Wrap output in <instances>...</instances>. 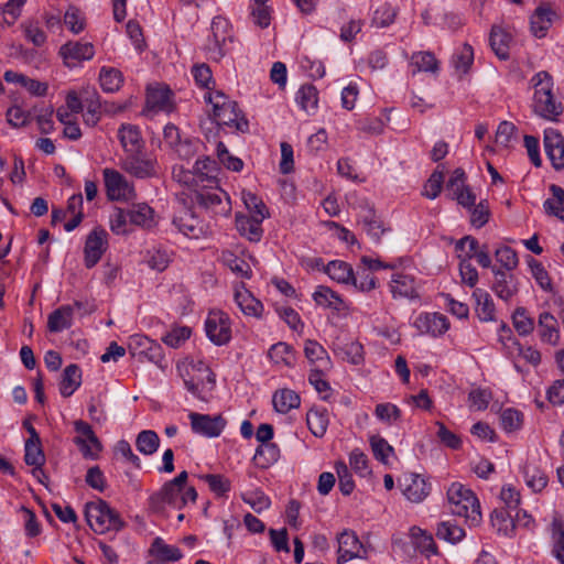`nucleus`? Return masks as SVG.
<instances>
[{"label":"nucleus","mask_w":564,"mask_h":564,"mask_svg":"<svg viewBox=\"0 0 564 564\" xmlns=\"http://www.w3.org/2000/svg\"><path fill=\"white\" fill-rule=\"evenodd\" d=\"M534 86L533 110L540 117L556 121L563 112V105L557 101L552 88L553 80L547 72H539L532 78Z\"/></svg>","instance_id":"1"},{"label":"nucleus","mask_w":564,"mask_h":564,"mask_svg":"<svg viewBox=\"0 0 564 564\" xmlns=\"http://www.w3.org/2000/svg\"><path fill=\"white\" fill-rule=\"evenodd\" d=\"M447 502L453 514L464 517L470 525L481 522L480 503L475 494L459 482H453L447 489Z\"/></svg>","instance_id":"2"},{"label":"nucleus","mask_w":564,"mask_h":564,"mask_svg":"<svg viewBox=\"0 0 564 564\" xmlns=\"http://www.w3.org/2000/svg\"><path fill=\"white\" fill-rule=\"evenodd\" d=\"M204 99L212 104L213 116L218 124L235 127L240 132L248 131V120L241 116L237 102L230 100L223 91H207Z\"/></svg>","instance_id":"3"},{"label":"nucleus","mask_w":564,"mask_h":564,"mask_svg":"<svg viewBox=\"0 0 564 564\" xmlns=\"http://www.w3.org/2000/svg\"><path fill=\"white\" fill-rule=\"evenodd\" d=\"M85 517L89 527L99 534L110 530L119 531L124 527L119 513L104 500L88 502Z\"/></svg>","instance_id":"4"},{"label":"nucleus","mask_w":564,"mask_h":564,"mask_svg":"<svg viewBox=\"0 0 564 564\" xmlns=\"http://www.w3.org/2000/svg\"><path fill=\"white\" fill-rule=\"evenodd\" d=\"M120 165L126 173L139 180L156 177L160 173L156 159L147 155L143 150L126 154Z\"/></svg>","instance_id":"5"},{"label":"nucleus","mask_w":564,"mask_h":564,"mask_svg":"<svg viewBox=\"0 0 564 564\" xmlns=\"http://www.w3.org/2000/svg\"><path fill=\"white\" fill-rule=\"evenodd\" d=\"M212 36L206 51L214 61H219L227 53V43L231 42L230 23L226 18L215 17L210 25Z\"/></svg>","instance_id":"6"},{"label":"nucleus","mask_w":564,"mask_h":564,"mask_svg":"<svg viewBox=\"0 0 564 564\" xmlns=\"http://www.w3.org/2000/svg\"><path fill=\"white\" fill-rule=\"evenodd\" d=\"M205 332L213 344H228L231 339V322L228 314L219 310L209 311L205 321Z\"/></svg>","instance_id":"7"},{"label":"nucleus","mask_w":564,"mask_h":564,"mask_svg":"<svg viewBox=\"0 0 564 564\" xmlns=\"http://www.w3.org/2000/svg\"><path fill=\"white\" fill-rule=\"evenodd\" d=\"M195 200L200 207L214 215L228 216L231 212L229 195L218 187L197 192Z\"/></svg>","instance_id":"8"},{"label":"nucleus","mask_w":564,"mask_h":564,"mask_svg":"<svg viewBox=\"0 0 564 564\" xmlns=\"http://www.w3.org/2000/svg\"><path fill=\"white\" fill-rule=\"evenodd\" d=\"M74 429L78 434L74 438V443L78 446L83 456L87 459H97L102 451V445L91 426L83 420H77L74 422Z\"/></svg>","instance_id":"9"},{"label":"nucleus","mask_w":564,"mask_h":564,"mask_svg":"<svg viewBox=\"0 0 564 564\" xmlns=\"http://www.w3.org/2000/svg\"><path fill=\"white\" fill-rule=\"evenodd\" d=\"M102 175L110 200H128L134 196L133 185L117 170L107 167Z\"/></svg>","instance_id":"10"},{"label":"nucleus","mask_w":564,"mask_h":564,"mask_svg":"<svg viewBox=\"0 0 564 564\" xmlns=\"http://www.w3.org/2000/svg\"><path fill=\"white\" fill-rule=\"evenodd\" d=\"M172 224L184 236L191 239H199L208 234V226L188 208H182L174 215Z\"/></svg>","instance_id":"11"},{"label":"nucleus","mask_w":564,"mask_h":564,"mask_svg":"<svg viewBox=\"0 0 564 564\" xmlns=\"http://www.w3.org/2000/svg\"><path fill=\"white\" fill-rule=\"evenodd\" d=\"M182 490L183 488H178L170 481H166L159 491L154 492L149 498L150 508L154 512L163 511L165 505H169L174 509L184 508Z\"/></svg>","instance_id":"12"},{"label":"nucleus","mask_w":564,"mask_h":564,"mask_svg":"<svg viewBox=\"0 0 564 564\" xmlns=\"http://www.w3.org/2000/svg\"><path fill=\"white\" fill-rule=\"evenodd\" d=\"M400 486L408 500L414 503L422 502L430 494L432 485L419 474H404Z\"/></svg>","instance_id":"13"},{"label":"nucleus","mask_w":564,"mask_h":564,"mask_svg":"<svg viewBox=\"0 0 564 564\" xmlns=\"http://www.w3.org/2000/svg\"><path fill=\"white\" fill-rule=\"evenodd\" d=\"M188 417L193 432L206 437L219 436L226 425V421L221 415L210 416L208 414L191 412Z\"/></svg>","instance_id":"14"},{"label":"nucleus","mask_w":564,"mask_h":564,"mask_svg":"<svg viewBox=\"0 0 564 564\" xmlns=\"http://www.w3.org/2000/svg\"><path fill=\"white\" fill-rule=\"evenodd\" d=\"M494 282L491 290L502 301H510L519 292V279L516 274L502 271L501 268H492Z\"/></svg>","instance_id":"15"},{"label":"nucleus","mask_w":564,"mask_h":564,"mask_svg":"<svg viewBox=\"0 0 564 564\" xmlns=\"http://www.w3.org/2000/svg\"><path fill=\"white\" fill-rule=\"evenodd\" d=\"M338 564H344L352 558L366 557V550L357 534L351 530H345L338 535Z\"/></svg>","instance_id":"16"},{"label":"nucleus","mask_w":564,"mask_h":564,"mask_svg":"<svg viewBox=\"0 0 564 564\" xmlns=\"http://www.w3.org/2000/svg\"><path fill=\"white\" fill-rule=\"evenodd\" d=\"M108 234L105 229L95 228L88 236L85 242V265L88 269L95 267L104 252L107 250Z\"/></svg>","instance_id":"17"},{"label":"nucleus","mask_w":564,"mask_h":564,"mask_svg":"<svg viewBox=\"0 0 564 564\" xmlns=\"http://www.w3.org/2000/svg\"><path fill=\"white\" fill-rule=\"evenodd\" d=\"M173 93L167 86L148 87L147 108L151 112H172L174 110Z\"/></svg>","instance_id":"18"},{"label":"nucleus","mask_w":564,"mask_h":564,"mask_svg":"<svg viewBox=\"0 0 564 564\" xmlns=\"http://www.w3.org/2000/svg\"><path fill=\"white\" fill-rule=\"evenodd\" d=\"M544 150L552 165L556 170L564 169V138L555 129H545Z\"/></svg>","instance_id":"19"},{"label":"nucleus","mask_w":564,"mask_h":564,"mask_svg":"<svg viewBox=\"0 0 564 564\" xmlns=\"http://www.w3.org/2000/svg\"><path fill=\"white\" fill-rule=\"evenodd\" d=\"M59 54L67 66H74L82 61L91 59L95 55V48L89 42L69 41L61 46Z\"/></svg>","instance_id":"20"},{"label":"nucleus","mask_w":564,"mask_h":564,"mask_svg":"<svg viewBox=\"0 0 564 564\" xmlns=\"http://www.w3.org/2000/svg\"><path fill=\"white\" fill-rule=\"evenodd\" d=\"M414 326L422 334H430L434 337L443 335L449 328L447 317L440 313H424L420 314Z\"/></svg>","instance_id":"21"},{"label":"nucleus","mask_w":564,"mask_h":564,"mask_svg":"<svg viewBox=\"0 0 564 564\" xmlns=\"http://www.w3.org/2000/svg\"><path fill=\"white\" fill-rule=\"evenodd\" d=\"M359 223L362 225L364 230L370 236V238L379 242L381 236L389 230L384 227L382 220L377 216L373 207L367 202L365 205H360Z\"/></svg>","instance_id":"22"},{"label":"nucleus","mask_w":564,"mask_h":564,"mask_svg":"<svg viewBox=\"0 0 564 564\" xmlns=\"http://www.w3.org/2000/svg\"><path fill=\"white\" fill-rule=\"evenodd\" d=\"M538 334L542 343L556 346L560 340L557 319L549 312H542L538 318Z\"/></svg>","instance_id":"23"},{"label":"nucleus","mask_w":564,"mask_h":564,"mask_svg":"<svg viewBox=\"0 0 564 564\" xmlns=\"http://www.w3.org/2000/svg\"><path fill=\"white\" fill-rule=\"evenodd\" d=\"M554 18L555 12L549 4L539 6L530 19L532 34L538 39L544 37L547 30L551 28Z\"/></svg>","instance_id":"24"},{"label":"nucleus","mask_w":564,"mask_h":564,"mask_svg":"<svg viewBox=\"0 0 564 564\" xmlns=\"http://www.w3.org/2000/svg\"><path fill=\"white\" fill-rule=\"evenodd\" d=\"M118 138L123 148L124 155L144 150V141L137 126L121 124L118 130Z\"/></svg>","instance_id":"25"},{"label":"nucleus","mask_w":564,"mask_h":564,"mask_svg":"<svg viewBox=\"0 0 564 564\" xmlns=\"http://www.w3.org/2000/svg\"><path fill=\"white\" fill-rule=\"evenodd\" d=\"M390 290L393 297H417L415 280L409 274L394 273L390 282Z\"/></svg>","instance_id":"26"},{"label":"nucleus","mask_w":564,"mask_h":564,"mask_svg":"<svg viewBox=\"0 0 564 564\" xmlns=\"http://www.w3.org/2000/svg\"><path fill=\"white\" fill-rule=\"evenodd\" d=\"M127 212L131 226L149 229L155 225L154 210L145 203L132 204Z\"/></svg>","instance_id":"27"},{"label":"nucleus","mask_w":564,"mask_h":564,"mask_svg":"<svg viewBox=\"0 0 564 564\" xmlns=\"http://www.w3.org/2000/svg\"><path fill=\"white\" fill-rule=\"evenodd\" d=\"M475 301V312L481 322H491L495 319V303L490 294L484 289H475L473 292Z\"/></svg>","instance_id":"28"},{"label":"nucleus","mask_w":564,"mask_h":564,"mask_svg":"<svg viewBox=\"0 0 564 564\" xmlns=\"http://www.w3.org/2000/svg\"><path fill=\"white\" fill-rule=\"evenodd\" d=\"M74 306L63 305L53 311L47 318V328L51 333H59L72 326Z\"/></svg>","instance_id":"29"},{"label":"nucleus","mask_w":564,"mask_h":564,"mask_svg":"<svg viewBox=\"0 0 564 564\" xmlns=\"http://www.w3.org/2000/svg\"><path fill=\"white\" fill-rule=\"evenodd\" d=\"M262 219H258L247 215H236V227L241 236H245L250 241H259L262 237Z\"/></svg>","instance_id":"30"},{"label":"nucleus","mask_w":564,"mask_h":564,"mask_svg":"<svg viewBox=\"0 0 564 564\" xmlns=\"http://www.w3.org/2000/svg\"><path fill=\"white\" fill-rule=\"evenodd\" d=\"M24 462L26 465L33 466V476H37V474L44 476L43 465L45 464V455L42 449L41 440L25 442Z\"/></svg>","instance_id":"31"},{"label":"nucleus","mask_w":564,"mask_h":564,"mask_svg":"<svg viewBox=\"0 0 564 564\" xmlns=\"http://www.w3.org/2000/svg\"><path fill=\"white\" fill-rule=\"evenodd\" d=\"M551 197L545 199L543 208L546 215L556 217L564 223V188L552 184L549 187Z\"/></svg>","instance_id":"32"},{"label":"nucleus","mask_w":564,"mask_h":564,"mask_svg":"<svg viewBox=\"0 0 564 564\" xmlns=\"http://www.w3.org/2000/svg\"><path fill=\"white\" fill-rule=\"evenodd\" d=\"M306 424L316 437H323L329 424L328 411L324 408H312L306 413Z\"/></svg>","instance_id":"33"},{"label":"nucleus","mask_w":564,"mask_h":564,"mask_svg":"<svg viewBox=\"0 0 564 564\" xmlns=\"http://www.w3.org/2000/svg\"><path fill=\"white\" fill-rule=\"evenodd\" d=\"M82 383V371L75 364L68 365L62 376L59 392L63 397H70Z\"/></svg>","instance_id":"34"},{"label":"nucleus","mask_w":564,"mask_h":564,"mask_svg":"<svg viewBox=\"0 0 564 564\" xmlns=\"http://www.w3.org/2000/svg\"><path fill=\"white\" fill-rule=\"evenodd\" d=\"M410 535L412 538L414 546L427 557L431 555H436L438 553L436 543L431 533L419 528L412 527L410 529Z\"/></svg>","instance_id":"35"},{"label":"nucleus","mask_w":564,"mask_h":564,"mask_svg":"<svg viewBox=\"0 0 564 564\" xmlns=\"http://www.w3.org/2000/svg\"><path fill=\"white\" fill-rule=\"evenodd\" d=\"M523 478L529 488L534 492L542 491L547 485V476L534 463L528 462L523 467Z\"/></svg>","instance_id":"36"},{"label":"nucleus","mask_w":564,"mask_h":564,"mask_svg":"<svg viewBox=\"0 0 564 564\" xmlns=\"http://www.w3.org/2000/svg\"><path fill=\"white\" fill-rule=\"evenodd\" d=\"M272 403L276 412L285 414L290 410L299 408L301 399L295 391L282 389L274 392Z\"/></svg>","instance_id":"37"},{"label":"nucleus","mask_w":564,"mask_h":564,"mask_svg":"<svg viewBox=\"0 0 564 564\" xmlns=\"http://www.w3.org/2000/svg\"><path fill=\"white\" fill-rule=\"evenodd\" d=\"M552 554L564 564V520L554 517L551 522Z\"/></svg>","instance_id":"38"},{"label":"nucleus","mask_w":564,"mask_h":564,"mask_svg":"<svg viewBox=\"0 0 564 564\" xmlns=\"http://www.w3.org/2000/svg\"><path fill=\"white\" fill-rule=\"evenodd\" d=\"M150 554L161 561L176 562L183 556L177 546L166 544L162 538L158 536L153 540Z\"/></svg>","instance_id":"39"},{"label":"nucleus","mask_w":564,"mask_h":564,"mask_svg":"<svg viewBox=\"0 0 564 564\" xmlns=\"http://www.w3.org/2000/svg\"><path fill=\"white\" fill-rule=\"evenodd\" d=\"M509 42L510 35L500 26H492L489 43L495 54L500 59H507L509 57Z\"/></svg>","instance_id":"40"},{"label":"nucleus","mask_w":564,"mask_h":564,"mask_svg":"<svg viewBox=\"0 0 564 564\" xmlns=\"http://www.w3.org/2000/svg\"><path fill=\"white\" fill-rule=\"evenodd\" d=\"M296 102L307 113H313L317 109L318 91L312 84L302 85L296 93Z\"/></svg>","instance_id":"41"},{"label":"nucleus","mask_w":564,"mask_h":564,"mask_svg":"<svg viewBox=\"0 0 564 564\" xmlns=\"http://www.w3.org/2000/svg\"><path fill=\"white\" fill-rule=\"evenodd\" d=\"M324 271L328 274V276L337 281L339 283L349 284L350 280L354 279V270L350 264L345 261L334 260L330 261L325 268Z\"/></svg>","instance_id":"42"},{"label":"nucleus","mask_w":564,"mask_h":564,"mask_svg":"<svg viewBox=\"0 0 564 564\" xmlns=\"http://www.w3.org/2000/svg\"><path fill=\"white\" fill-rule=\"evenodd\" d=\"M99 82L104 91L115 93L122 86L123 75L117 68L104 66L99 73Z\"/></svg>","instance_id":"43"},{"label":"nucleus","mask_w":564,"mask_h":564,"mask_svg":"<svg viewBox=\"0 0 564 564\" xmlns=\"http://www.w3.org/2000/svg\"><path fill=\"white\" fill-rule=\"evenodd\" d=\"M235 300L240 310L249 316H260L263 310L262 303L248 291H237Z\"/></svg>","instance_id":"44"},{"label":"nucleus","mask_w":564,"mask_h":564,"mask_svg":"<svg viewBox=\"0 0 564 564\" xmlns=\"http://www.w3.org/2000/svg\"><path fill=\"white\" fill-rule=\"evenodd\" d=\"M269 0H250V14L256 25L264 29L270 25L271 10Z\"/></svg>","instance_id":"45"},{"label":"nucleus","mask_w":564,"mask_h":564,"mask_svg":"<svg viewBox=\"0 0 564 564\" xmlns=\"http://www.w3.org/2000/svg\"><path fill=\"white\" fill-rule=\"evenodd\" d=\"M135 446L143 455H152L160 446V437L154 431L144 430L138 434Z\"/></svg>","instance_id":"46"},{"label":"nucleus","mask_w":564,"mask_h":564,"mask_svg":"<svg viewBox=\"0 0 564 564\" xmlns=\"http://www.w3.org/2000/svg\"><path fill=\"white\" fill-rule=\"evenodd\" d=\"M313 299L317 305L336 311L340 310L343 304L341 299L336 292L323 285L317 286L316 291L313 293Z\"/></svg>","instance_id":"47"},{"label":"nucleus","mask_w":564,"mask_h":564,"mask_svg":"<svg viewBox=\"0 0 564 564\" xmlns=\"http://www.w3.org/2000/svg\"><path fill=\"white\" fill-rule=\"evenodd\" d=\"M89 96L84 99V107H86V113L84 115V121L86 124L94 127L100 120L101 102L97 91L93 90L88 93Z\"/></svg>","instance_id":"48"},{"label":"nucleus","mask_w":564,"mask_h":564,"mask_svg":"<svg viewBox=\"0 0 564 564\" xmlns=\"http://www.w3.org/2000/svg\"><path fill=\"white\" fill-rule=\"evenodd\" d=\"M280 457V449L278 445L270 443V444H260L257 449L253 459L256 460L257 465H259L262 468H265L270 466L271 464L275 463Z\"/></svg>","instance_id":"49"},{"label":"nucleus","mask_w":564,"mask_h":564,"mask_svg":"<svg viewBox=\"0 0 564 564\" xmlns=\"http://www.w3.org/2000/svg\"><path fill=\"white\" fill-rule=\"evenodd\" d=\"M304 352L305 357L312 364H317L319 367H327L330 362L327 351L316 340L307 339L305 341Z\"/></svg>","instance_id":"50"},{"label":"nucleus","mask_w":564,"mask_h":564,"mask_svg":"<svg viewBox=\"0 0 564 564\" xmlns=\"http://www.w3.org/2000/svg\"><path fill=\"white\" fill-rule=\"evenodd\" d=\"M242 200L250 216L264 220L269 217V210L263 200L251 192H242Z\"/></svg>","instance_id":"51"},{"label":"nucleus","mask_w":564,"mask_h":564,"mask_svg":"<svg viewBox=\"0 0 564 564\" xmlns=\"http://www.w3.org/2000/svg\"><path fill=\"white\" fill-rule=\"evenodd\" d=\"M436 536L441 540L455 544L465 538V531L452 521H442L437 525Z\"/></svg>","instance_id":"52"},{"label":"nucleus","mask_w":564,"mask_h":564,"mask_svg":"<svg viewBox=\"0 0 564 564\" xmlns=\"http://www.w3.org/2000/svg\"><path fill=\"white\" fill-rule=\"evenodd\" d=\"M411 66L414 67L413 74L417 72L435 73L438 68V63L435 56L430 52H417L411 57Z\"/></svg>","instance_id":"53"},{"label":"nucleus","mask_w":564,"mask_h":564,"mask_svg":"<svg viewBox=\"0 0 564 564\" xmlns=\"http://www.w3.org/2000/svg\"><path fill=\"white\" fill-rule=\"evenodd\" d=\"M193 170L194 174L200 177L202 181L207 180L209 182H215L217 178V162L209 156L198 159L195 162Z\"/></svg>","instance_id":"54"},{"label":"nucleus","mask_w":564,"mask_h":564,"mask_svg":"<svg viewBox=\"0 0 564 564\" xmlns=\"http://www.w3.org/2000/svg\"><path fill=\"white\" fill-rule=\"evenodd\" d=\"M199 478L204 480L208 485L210 491H213L218 497L226 496L231 489L230 480L223 475L206 474L200 475Z\"/></svg>","instance_id":"55"},{"label":"nucleus","mask_w":564,"mask_h":564,"mask_svg":"<svg viewBox=\"0 0 564 564\" xmlns=\"http://www.w3.org/2000/svg\"><path fill=\"white\" fill-rule=\"evenodd\" d=\"M268 355L273 362L285 366H292L295 359L292 347L282 341L272 345Z\"/></svg>","instance_id":"56"},{"label":"nucleus","mask_w":564,"mask_h":564,"mask_svg":"<svg viewBox=\"0 0 564 564\" xmlns=\"http://www.w3.org/2000/svg\"><path fill=\"white\" fill-rule=\"evenodd\" d=\"M513 327L520 336H527L534 329V321L524 307H518L512 315Z\"/></svg>","instance_id":"57"},{"label":"nucleus","mask_w":564,"mask_h":564,"mask_svg":"<svg viewBox=\"0 0 564 564\" xmlns=\"http://www.w3.org/2000/svg\"><path fill=\"white\" fill-rule=\"evenodd\" d=\"M223 262L236 274L241 278L249 279L251 276V270L249 264L241 258H238L231 251H224L221 254Z\"/></svg>","instance_id":"58"},{"label":"nucleus","mask_w":564,"mask_h":564,"mask_svg":"<svg viewBox=\"0 0 564 564\" xmlns=\"http://www.w3.org/2000/svg\"><path fill=\"white\" fill-rule=\"evenodd\" d=\"M474 61L473 47L464 44L463 47L453 55L452 63L457 72L466 74Z\"/></svg>","instance_id":"59"},{"label":"nucleus","mask_w":564,"mask_h":564,"mask_svg":"<svg viewBox=\"0 0 564 564\" xmlns=\"http://www.w3.org/2000/svg\"><path fill=\"white\" fill-rule=\"evenodd\" d=\"M369 443L373 453V456L381 463L387 464L388 458L393 454V447L380 435H372L369 438Z\"/></svg>","instance_id":"60"},{"label":"nucleus","mask_w":564,"mask_h":564,"mask_svg":"<svg viewBox=\"0 0 564 564\" xmlns=\"http://www.w3.org/2000/svg\"><path fill=\"white\" fill-rule=\"evenodd\" d=\"M533 278L539 286L549 293H554L552 280L541 262L532 259L529 263Z\"/></svg>","instance_id":"61"},{"label":"nucleus","mask_w":564,"mask_h":564,"mask_svg":"<svg viewBox=\"0 0 564 564\" xmlns=\"http://www.w3.org/2000/svg\"><path fill=\"white\" fill-rule=\"evenodd\" d=\"M497 262L500 263L502 271L512 272L519 264L517 252L510 247H501L495 251Z\"/></svg>","instance_id":"62"},{"label":"nucleus","mask_w":564,"mask_h":564,"mask_svg":"<svg viewBox=\"0 0 564 564\" xmlns=\"http://www.w3.org/2000/svg\"><path fill=\"white\" fill-rule=\"evenodd\" d=\"M523 414L516 409H505L500 414V424L506 432H513L522 426Z\"/></svg>","instance_id":"63"},{"label":"nucleus","mask_w":564,"mask_h":564,"mask_svg":"<svg viewBox=\"0 0 564 564\" xmlns=\"http://www.w3.org/2000/svg\"><path fill=\"white\" fill-rule=\"evenodd\" d=\"M397 10L389 3H383L373 13L372 24L377 28H386L394 22Z\"/></svg>","instance_id":"64"}]
</instances>
